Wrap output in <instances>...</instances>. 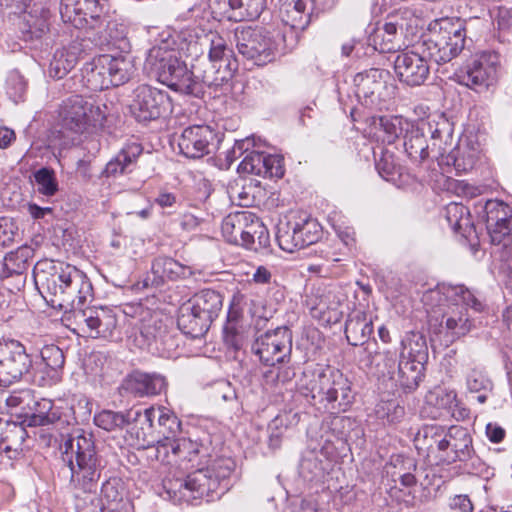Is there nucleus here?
I'll list each match as a JSON object with an SVG mask.
<instances>
[{"mask_svg":"<svg viewBox=\"0 0 512 512\" xmlns=\"http://www.w3.org/2000/svg\"><path fill=\"white\" fill-rule=\"evenodd\" d=\"M33 277L43 298L53 308L78 313L93 300L90 279L70 264L40 260L33 267Z\"/></svg>","mask_w":512,"mask_h":512,"instance_id":"f257e3e1","label":"nucleus"},{"mask_svg":"<svg viewBox=\"0 0 512 512\" xmlns=\"http://www.w3.org/2000/svg\"><path fill=\"white\" fill-rule=\"evenodd\" d=\"M298 392L310 405L323 408L331 414L347 411L356 395L348 377L330 366L319 371H304L299 380Z\"/></svg>","mask_w":512,"mask_h":512,"instance_id":"f03ea898","label":"nucleus"},{"mask_svg":"<svg viewBox=\"0 0 512 512\" xmlns=\"http://www.w3.org/2000/svg\"><path fill=\"white\" fill-rule=\"evenodd\" d=\"M63 461L71 473V480H122L126 466L113 460L109 467L101 466L91 432L76 429L64 443Z\"/></svg>","mask_w":512,"mask_h":512,"instance_id":"7ed1b4c3","label":"nucleus"},{"mask_svg":"<svg viewBox=\"0 0 512 512\" xmlns=\"http://www.w3.org/2000/svg\"><path fill=\"white\" fill-rule=\"evenodd\" d=\"M144 71L175 92L189 96L199 93V85L191 82L192 70L167 44L153 46L148 50Z\"/></svg>","mask_w":512,"mask_h":512,"instance_id":"20e7f679","label":"nucleus"},{"mask_svg":"<svg viewBox=\"0 0 512 512\" xmlns=\"http://www.w3.org/2000/svg\"><path fill=\"white\" fill-rule=\"evenodd\" d=\"M436 25L439 30L432 31L419 49L430 61L442 65L457 57L464 49L466 28L460 18H442Z\"/></svg>","mask_w":512,"mask_h":512,"instance_id":"39448f33","label":"nucleus"},{"mask_svg":"<svg viewBox=\"0 0 512 512\" xmlns=\"http://www.w3.org/2000/svg\"><path fill=\"white\" fill-rule=\"evenodd\" d=\"M105 104L96 103L92 97L71 95L62 101L59 120L63 130L79 135L90 127H102L106 120Z\"/></svg>","mask_w":512,"mask_h":512,"instance_id":"423d86ee","label":"nucleus"},{"mask_svg":"<svg viewBox=\"0 0 512 512\" xmlns=\"http://www.w3.org/2000/svg\"><path fill=\"white\" fill-rule=\"evenodd\" d=\"M322 234L317 219L304 212H290L279 220L276 240L283 251L293 253L317 243Z\"/></svg>","mask_w":512,"mask_h":512,"instance_id":"0eeeda50","label":"nucleus"},{"mask_svg":"<svg viewBox=\"0 0 512 512\" xmlns=\"http://www.w3.org/2000/svg\"><path fill=\"white\" fill-rule=\"evenodd\" d=\"M389 72L371 68L354 76V92L359 103L372 112L388 109L395 86L388 82Z\"/></svg>","mask_w":512,"mask_h":512,"instance_id":"6e6552de","label":"nucleus"},{"mask_svg":"<svg viewBox=\"0 0 512 512\" xmlns=\"http://www.w3.org/2000/svg\"><path fill=\"white\" fill-rule=\"evenodd\" d=\"M293 334L287 326H279L257 335L251 350L265 365L288 364L291 360Z\"/></svg>","mask_w":512,"mask_h":512,"instance_id":"1a4fd4ad","label":"nucleus"},{"mask_svg":"<svg viewBox=\"0 0 512 512\" xmlns=\"http://www.w3.org/2000/svg\"><path fill=\"white\" fill-rule=\"evenodd\" d=\"M32 359L25 346L14 339L0 340V387L11 384L30 375Z\"/></svg>","mask_w":512,"mask_h":512,"instance_id":"9d476101","label":"nucleus"},{"mask_svg":"<svg viewBox=\"0 0 512 512\" xmlns=\"http://www.w3.org/2000/svg\"><path fill=\"white\" fill-rule=\"evenodd\" d=\"M169 95L150 85H140L133 91L129 112L139 123L156 120L171 111Z\"/></svg>","mask_w":512,"mask_h":512,"instance_id":"9b49d317","label":"nucleus"},{"mask_svg":"<svg viewBox=\"0 0 512 512\" xmlns=\"http://www.w3.org/2000/svg\"><path fill=\"white\" fill-rule=\"evenodd\" d=\"M238 53L257 66L273 62L277 56V45L263 28H248L236 32Z\"/></svg>","mask_w":512,"mask_h":512,"instance_id":"f8f14e48","label":"nucleus"},{"mask_svg":"<svg viewBox=\"0 0 512 512\" xmlns=\"http://www.w3.org/2000/svg\"><path fill=\"white\" fill-rule=\"evenodd\" d=\"M106 0H61L60 16L77 29H95L103 23Z\"/></svg>","mask_w":512,"mask_h":512,"instance_id":"ddd939ff","label":"nucleus"},{"mask_svg":"<svg viewBox=\"0 0 512 512\" xmlns=\"http://www.w3.org/2000/svg\"><path fill=\"white\" fill-rule=\"evenodd\" d=\"M220 141L218 133L209 125H192L182 131L178 147L185 157L198 159L213 153Z\"/></svg>","mask_w":512,"mask_h":512,"instance_id":"4468645a","label":"nucleus"},{"mask_svg":"<svg viewBox=\"0 0 512 512\" xmlns=\"http://www.w3.org/2000/svg\"><path fill=\"white\" fill-rule=\"evenodd\" d=\"M220 482H157L153 487L155 492L163 499L172 501L173 503H191L193 500L202 498L206 492V501H214L219 499L221 494L210 492Z\"/></svg>","mask_w":512,"mask_h":512,"instance_id":"2eb2a0df","label":"nucleus"},{"mask_svg":"<svg viewBox=\"0 0 512 512\" xmlns=\"http://www.w3.org/2000/svg\"><path fill=\"white\" fill-rule=\"evenodd\" d=\"M139 338L144 348L160 357H172L178 347V339L169 331L167 325L157 318H151L142 324Z\"/></svg>","mask_w":512,"mask_h":512,"instance_id":"dca6fc26","label":"nucleus"},{"mask_svg":"<svg viewBox=\"0 0 512 512\" xmlns=\"http://www.w3.org/2000/svg\"><path fill=\"white\" fill-rule=\"evenodd\" d=\"M428 60L422 50L399 53L394 60V70L399 81L409 87L423 85L430 75Z\"/></svg>","mask_w":512,"mask_h":512,"instance_id":"f3484780","label":"nucleus"},{"mask_svg":"<svg viewBox=\"0 0 512 512\" xmlns=\"http://www.w3.org/2000/svg\"><path fill=\"white\" fill-rule=\"evenodd\" d=\"M403 146L409 159L415 164H423L429 160L439 163L446 152L445 147L438 143H428L424 127L412 123V127L403 135Z\"/></svg>","mask_w":512,"mask_h":512,"instance_id":"a211bd4d","label":"nucleus"},{"mask_svg":"<svg viewBox=\"0 0 512 512\" xmlns=\"http://www.w3.org/2000/svg\"><path fill=\"white\" fill-rule=\"evenodd\" d=\"M192 274L191 267L181 264L172 257L158 256L152 261L151 271L137 285L143 289L159 288L167 281L186 279Z\"/></svg>","mask_w":512,"mask_h":512,"instance_id":"6ab92c4d","label":"nucleus"},{"mask_svg":"<svg viewBox=\"0 0 512 512\" xmlns=\"http://www.w3.org/2000/svg\"><path fill=\"white\" fill-rule=\"evenodd\" d=\"M373 322L368 318L365 312L358 311L349 316L345 323V336L348 343L352 346H361L364 356L360 357V362L367 367L373 364V353L376 343H369L368 340L373 333Z\"/></svg>","mask_w":512,"mask_h":512,"instance_id":"aec40b11","label":"nucleus"},{"mask_svg":"<svg viewBox=\"0 0 512 512\" xmlns=\"http://www.w3.org/2000/svg\"><path fill=\"white\" fill-rule=\"evenodd\" d=\"M456 77L459 84L481 92L495 82L496 66L487 55L483 54L468 61L459 69Z\"/></svg>","mask_w":512,"mask_h":512,"instance_id":"412c9836","label":"nucleus"},{"mask_svg":"<svg viewBox=\"0 0 512 512\" xmlns=\"http://www.w3.org/2000/svg\"><path fill=\"white\" fill-rule=\"evenodd\" d=\"M89 42L78 37L68 45L56 49L50 61L48 73L50 77L62 79L77 63L88 55Z\"/></svg>","mask_w":512,"mask_h":512,"instance_id":"4be33fe9","label":"nucleus"},{"mask_svg":"<svg viewBox=\"0 0 512 512\" xmlns=\"http://www.w3.org/2000/svg\"><path fill=\"white\" fill-rule=\"evenodd\" d=\"M168 382L164 375L158 372H143L135 370L128 374L121 389L135 397H152L167 390Z\"/></svg>","mask_w":512,"mask_h":512,"instance_id":"5701e85b","label":"nucleus"},{"mask_svg":"<svg viewBox=\"0 0 512 512\" xmlns=\"http://www.w3.org/2000/svg\"><path fill=\"white\" fill-rule=\"evenodd\" d=\"M76 317L79 324H83L82 331L92 338H109L117 326V318L112 310L103 307L84 308Z\"/></svg>","mask_w":512,"mask_h":512,"instance_id":"b1692460","label":"nucleus"},{"mask_svg":"<svg viewBox=\"0 0 512 512\" xmlns=\"http://www.w3.org/2000/svg\"><path fill=\"white\" fill-rule=\"evenodd\" d=\"M203 68L197 67V72L192 71L191 82L198 84L200 87L198 94H190V96L201 98L204 95L205 88H211L215 92L222 90L232 79L233 73L237 66L232 67V63H225L224 68L221 64L206 62Z\"/></svg>","mask_w":512,"mask_h":512,"instance_id":"393cba45","label":"nucleus"},{"mask_svg":"<svg viewBox=\"0 0 512 512\" xmlns=\"http://www.w3.org/2000/svg\"><path fill=\"white\" fill-rule=\"evenodd\" d=\"M443 296L453 306H462L461 310L467 313L470 308L474 312L481 313L485 310L486 304L480 298L478 293L469 289L464 284L443 283L438 286L437 290L431 291L430 297Z\"/></svg>","mask_w":512,"mask_h":512,"instance_id":"a878e982","label":"nucleus"},{"mask_svg":"<svg viewBox=\"0 0 512 512\" xmlns=\"http://www.w3.org/2000/svg\"><path fill=\"white\" fill-rule=\"evenodd\" d=\"M445 452L452 461H465L474 453L472 437L467 428L453 425L447 430L444 429Z\"/></svg>","mask_w":512,"mask_h":512,"instance_id":"bb28decb","label":"nucleus"},{"mask_svg":"<svg viewBox=\"0 0 512 512\" xmlns=\"http://www.w3.org/2000/svg\"><path fill=\"white\" fill-rule=\"evenodd\" d=\"M282 22L294 30L306 29L312 19L310 0H279Z\"/></svg>","mask_w":512,"mask_h":512,"instance_id":"cd10ccee","label":"nucleus"},{"mask_svg":"<svg viewBox=\"0 0 512 512\" xmlns=\"http://www.w3.org/2000/svg\"><path fill=\"white\" fill-rule=\"evenodd\" d=\"M143 152V146L136 140H128L120 151L106 164L102 175L105 177H117L130 172Z\"/></svg>","mask_w":512,"mask_h":512,"instance_id":"c85d7f7f","label":"nucleus"},{"mask_svg":"<svg viewBox=\"0 0 512 512\" xmlns=\"http://www.w3.org/2000/svg\"><path fill=\"white\" fill-rule=\"evenodd\" d=\"M50 11L45 8L24 12L19 29L26 42L41 40L49 32Z\"/></svg>","mask_w":512,"mask_h":512,"instance_id":"c756f323","label":"nucleus"},{"mask_svg":"<svg viewBox=\"0 0 512 512\" xmlns=\"http://www.w3.org/2000/svg\"><path fill=\"white\" fill-rule=\"evenodd\" d=\"M156 418L163 437L174 438L180 434L181 421L173 411L164 406H159L157 408L151 406L141 411L140 423L147 424V426L151 428Z\"/></svg>","mask_w":512,"mask_h":512,"instance_id":"7c9ffc66","label":"nucleus"},{"mask_svg":"<svg viewBox=\"0 0 512 512\" xmlns=\"http://www.w3.org/2000/svg\"><path fill=\"white\" fill-rule=\"evenodd\" d=\"M331 462L323 461L318 457L316 448L306 449L301 456L298 465V475L303 480H322L329 476L327 480H338L339 476L331 475Z\"/></svg>","mask_w":512,"mask_h":512,"instance_id":"2f4dec72","label":"nucleus"},{"mask_svg":"<svg viewBox=\"0 0 512 512\" xmlns=\"http://www.w3.org/2000/svg\"><path fill=\"white\" fill-rule=\"evenodd\" d=\"M242 230L241 246L254 251L266 248L270 244L268 229L258 216L247 211Z\"/></svg>","mask_w":512,"mask_h":512,"instance_id":"473e14b6","label":"nucleus"},{"mask_svg":"<svg viewBox=\"0 0 512 512\" xmlns=\"http://www.w3.org/2000/svg\"><path fill=\"white\" fill-rule=\"evenodd\" d=\"M93 420L97 427L105 431H119L135 422H141V410L113 411L104 409L96 413Z\"/></svg>","mask_w":512,"mask_h":512,"instance_id":"72a5a7b5","label":"nucleus"},{"mask_svg":"<svg viewBox=\"0 0 512 512\" xmlns=\"http://www.w3.org/2000/svg\"><path fill=\"white\" fill-rule=\"evenodd\" d=\"M177 326L183 334L191 338H199L207 333L211 323L203 318V316L192 307V304L186 302L179 308Z\"/></svg>","mask_w":512,"mask_h":512,"instance_id":"f704fd0d","label":"nucleus"},{"mask_svg":"<svg viewBox=\"0 0 512 512\" xmlns=\"http://www.w3.org/2000/svg\"><path fill=\"white\" fill-rule=\"evenodd\" d=\"M425 364L399 357L395 379L392 382L395 386L402 388L404 392L416 390L424 378Z\"/></svg>","mask_w":512,"mask_h":512,"instance_id":"c9c22d12","label":"nucleus"},{"mask_svg":"<svg viewBox=\"0 0 512 512\" xmlns=\"http://www.w3.org/2000/svg\"><path fill=\"white\" fill-rule=\"evenodd\" d=\"M103 55V63L106 65L111 86H120L128 82L135 72V65L128 53L113 56Z\"/></svg>","mask_w":512,"mask_h":512,"instance_id":"e433bc0d","label":"nucleus"},{"mask_svg":"<svg viewBox=\"0 0 512 512\" xmlns=\"http://www.w3.org/2000/svg\"><path fill=\"white\" fill-rule=\"evenodd\" d=\"M203 318L213 323L223 308L222 295L213 289H203L188 300Z\"/></svg>","mask_w":512,"mask_h":512,"instance_id":"4c0bfd02","label":"nucleus"},{"mask_svg":"<svg viewBox=\"0 0 512 512\" xmlns=\"http://www.w3.org/2000/svg\"><path fill=\"white\" fill-rule=\"evenodd\" d=\"M416 470V461L414 458L396 454L390 457V460L382 466L379 474L382 480H415L414 472ZM378 477V475H373Z\"/></svg>","mask_w":512,"mask_h":512,"instance_id":"58836bf2","label":"nucleus"},{"mask_svg":"<svg viewBox=\"0 0 512 512\" xmlns=\"http://www.w3.org/2000/svg\"><path fill=\"white\" fill-rule=\"evenodd\" d=\"M193 448V441L185 437H162L156 444V458L157 460L172 464L176 460H182L184 450Z\"/></svg>","mask_w":512,"mask_h":512,"instance_id":"ea45409f","label":"nucleus"},{"mask_svg":"<svg viewBox=\"0 0 512 512\" xmlns=\"http://www.w3.org/2000/svg\"><path fill=\"white\" fill-rule=\"evenodd\" d=\"M34 257V249L23 245L15 251L8 252L1 262L7 278L25 275L30 267V260Z\"/></svg>","mask_w":512,"mask_h":512,"instance_id":"a19ab883","label":"nucleus"},{"mask_svg":"<svg viewBox=\"0 0 512 512\" xmlns=\"http://www.w3.org/2000/svg\"><path fill=\"white\" fill-rule=\"evenodd\" d=\"M447 224L456 234L468 238L474 225L471 221L469 209L461 203L451 202L444 209Z\"/></svg>","mask_w":512,"mask_h":512,"instance_id":"79ce46f5","label":"nucleus"},{"mask_svg":"<svg viewBox=\"0 0 512 512\" xmlns=\"http://www.w3.org/2000/svg\"><path fill=\"white\" fill-rule=\"evenodd\" d=\"M399 357L414 360V362L427 363L428 346L424 334L410 331L405 334L400 343Z\"/></svg>","mask_w":512,"mask_h":512,"instance_id":"37998d69","label":"nucleus"},{"mask_svg":"<svg viewBox=\"0 0 512 512\" xmlns=\"http://www.w3.org/2000/svg\"><path fill=\"white\" fill-rule=\"evenodd\" d=\"M27 407L32 411L29 418V426H45L54 424L61 419V414L58 409L54 408L53 402L50 399L39 398L27 402Z\"/></svg>","mask_w":512,"mask_h":512,"instance_id":"c03bdc74","label":"nucleus"},{"mask_svg":"<svg viewBox=\"0 0 512 512\" xmlns=\"http://www.w3.org/2000/svg\"><path fill=\"white\" fill-rule=\"evenodd\" d=\"M102 61L103 55H98L82 68L83 80L90 90L101 91L111 87L106 65Z\"/></svg>","mask_w":512,"mask_h":512,"instance_id":"a18cd8bd","label":"nucleus"},{"mask_svg":"<svg viewBox=\"0 0 512 512\" xmlns=\"http://www.w3.org/2000/svg\"><path fill=\"white\" fill-rule=\"evenodd\" d=\"M446 443L444 427L439 425H425L417 432L414 438L416 449L426 451L427 453L434 451V449L445 452Z\"/></svg>","mask_w":512,"mask_h":512,"instance_id":"49530a36","label":"nucleus"},{"mask_svg":"<svg viewBox=\"0 0 512 512\" xmlns=\"http://www.w3.org/2000/svg\"><path fill=\"white\" fill-rule=\"evenodd\" d=\"M372 120L375 128L384 133L383 141L388 144H392L399 137H403L413 123L402 116H373Z\"/></svg>","mask_w":512,"mask_h":512,"instance_id":"de8ad7c7","label":"nucleus"},{"mask_svg":"<svg viewBox=\"0 0 512 512\" xmlns=\"http://www.w3.org/2000/svg\"><path fill=\"white\" fill-rule=\"evenodd\" d=\"M478 214L483 218L486 224L512 221V209L508 204L501 200L489 199L483 205H477Z\"/></svg>","mask_w":512,"mask_h":512,"instance_id":"09e8293b","label":"nucleus"},{"mask_svg":"<svg viewBox=\"0 0 512 512\" xmlns=\"http://www.w3.org/2000/svg\"><path fill=\"white\" fill-rule=\"evenodd\" d=\"M441 329H446V332L450 334L451 340L466 335L471 327L472 321L468 314L463 310L457 312L452 311L451 314L444 313L440 322Z\"/></svg>","mask_w":512,"mask_h":512,"instance_id":"8fccbe9b","label":"nucleus"},{"mask_svg":"<svg viewBox=\"0 0 512 512\" xmlns=\"http://www.w3.org/2000/svg\"><path fill=\"white\" fill-rule=\"evenodd\" d=\"M241 0H209V9L214 20L242 22Z\"/></svg>","mask_w":512,"mask_h":512,"instance_id":"3c124183","label":"nucleus"},{"mask_svg":"<svg viewBox=\"0 0 512 512\" xmlns=\"http://www.w3.org/2000/svg\"><path fill=\"white\" fill-rule=\"evenodd\" d=\"M26 430L16 422H6L0 429V453L17 450L25 440Z\"/></svg>","mask_w":512,"mask_h":512,"instance_id":"603ef678","label":"nucleus"},{"mask_svg":"<svg viewBox=\"0 0 512 512\" xmlns=\"http://www.w3.org/2000/svg\"><path fill=\"white\" fill-rule=\"evenodd\" d=\"M424 127V133L427 131L431 136V143H438L441 147L446 145L452 138V125L444 116H438V119L429 120L428 122H421L418 124Z\"/></svg>","mask_w":512,"mask_h":512,"instance_id":"864d4df0","label":"nucleus"},{"mask_svg":"<svg viewBox=\"0 0 512 512\" xmlns=\"http://www.w3.org/2000/svg\"><path fill=\"white\" fill-rule=\"evenodd\" d=\"M107 43L119 50L121 53H129L130 41L127 37L128 27L117 20H109L106 24Z\"/></svg>","mask_w":512,"mask_h":512,"instance_id":"5fc2aeb1","label":"nucleus"},{"mask_svg":"<svg viewBox=\"0 0 512 512\" xmlns=\"http://www.w3.org/2000/svg\"><path fill=\"white\" fill-rule=\"evenodd\" d=\"M247 211L236 212L225 217L221 224L223 237L227 242L241 246L242 230Z\"/></svg>","mask_w":512,"mask_h":512,"instance_id":"6e6d98bb","label":"nucleus"},{"mask_svg":"<svg viewBox=\"0 0 512 512\" xmlns=\"http://www.w3.org/2000/svg\"><path fill=\"white\" fill-rule=\"evenodd\" d=\"M491 270L507 286L512 287V252L510 249L498 248L493 252Z\"/></svg>","mask_w":512,"mask_h":512,"instance_id":"4d7b16f0","label":"nucleus"},{"mask_svg":"<svg viewBox=\"0 0 512 512\" xmlns=\"http://www.w3.org/2000/svg\"><path fill=\"white\" fill-rule=\"evenodd\" d=\"M408 21H416L412 11L409 9L400 10L398 14L390 16L382 28L379 29L380 32L384 33V36L398 39L399 31L402 33L404 30L412 29V25Z\"/></svg>","mask_w":512,"mask_h":512,"instance_id":"13d9d810","label":"nucleus"},{"mask_svg":"<svg viewBox=\"0 0 512 512\" xmlns=\"http://www.w3.org/2000/svg\"><path fill=\"white\" fill-rule=\"evenodd\" d=\"M375 168L379 175L389 182H396L401 174V167L396 163L394 154L388 151L382 150L378 158L375 156Z\"/></svg>","mask_w":512,"mask_h":512,"instance_id":"bf43d9fd","label":"nucleus"},{"mask_svg":"<svg viewBox=\"0 0 512 512\" xmlns=\"http://www.w3.org/2000/svg\"><path fill=\"white\" fill-rule=\"evenodd\" d=\"M378 360L376 363V373L378 377L388 378L390 381L395 379L397 370V358L396 352L385 350L381 353H373V362Z\"/></svg>","mask_w":512,"mask_h":512,"instance_id":"052dcab7","label":"nucleus"},{"mask_svg":"<svg viewBox=\"0 0 512 512\" xmlns=\"http://www.w3.org/2000/svg\"><path fill=\"white\" fill-rule=\"evenodd\" d=\"M5 89L9 98L18 103L24 100L27 92V81L18 70H11L6 77Z\"/></svg>","mask_w":512,"mask_h":512,"instance_id":"680f3d73","label":"nucleus"},{"mask_svg":"<svg viewBox=\"0 0 512 512\" xmlns=\"http://www.w3.org/2000/svg\"><path fill=\"white\" fill-rule=\"evenodd\" d=\"M34 180L37 191L44 196H54L58 191V182L55 172L47 167H42L34 172Z\"/></svg>","mask_w":512,"mask_h":512,"instance_id":"e2e57ef3","label":"nucleus"},{"mask_svg":"<svg viewBox=\"0 0 512 512\" xmlns=\"http://www.w3.org/2000/svg\"><path fill=\"white\" fill-rule=\"evenodd\" d=\"M265 155L266 153L262 151L251 150L239 164L238 171L266 178L267 170L264 169Z\"/></svg>","mask_w":512,"mask_h":512,"instance_id":"0e129e2a","label":"nucleus"},{"mask_svg":"<svg viewBox=\"0 0 512 512\" xmlns=\"http://www.w3.org/2000/svg\"><path fill=\"white\" fill-rule=\"evenodd\" d=\"M61 378L62 372L40 362L33 372L30 370V375L27 376L26 380H31L36 385L45 387L55 385Z\"/></svg>","mask_w":512,"mask_h":512,"instance_id":"69168bd1","label":"nucleus"},{"mask_svg":"<svg viewBox=\"0 0 512 512\" xmlns=\"http://www.w3.org/2000/svg\"><path fill=\"white\" fill-rule=\"evenodd\" d=\"M400 47L399 39L384 36V33L380 32V29H377L375 34L367 40V50L370 51L371 55L375 51L380 53L396 52Z\"/></svg>","mask_w":512,"mask_h":512,"instance_id":"338daca9","label":"nucleus"},{"mask_svg":"<svg viewBox=\"0 0 512 512\" xmlns=\"http://www.w3.org/2000/svg\"><path fill=\"white\" fill-rule=\"evenodd\" d=\"M486 227L490 235L491 242L494 245H501L500 248L507 249V246L510 245L512 241V221L495 223L494 225L486 224Z\"/></svg>","mask_w":512,"mask_h":512,"instance_id":"774afa93","label":"nucleus"}]
</instances>
